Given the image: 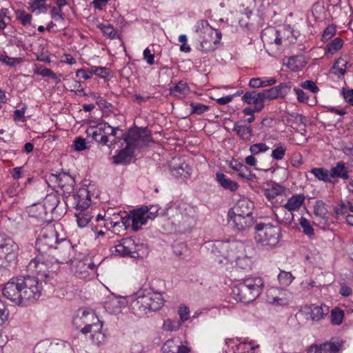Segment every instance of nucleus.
Segmentation results:
<instances>
[{
    "label": "nucleus",
    "instance_id": "obj_1",
    "mask_svg": "<svg viewBox=\"0 0 353 353\" xmlns=\"http://www.w3.org/2000/svg\"><path fill=\"white\" fill-rule=\"evenodd\" d=\"M35 246L39 254L36 259L30 262V267H37L38 261H41L42 263H59L68 258L67 255L69 248L67 247L66 250L63 248L57 240V233L52 230H42L36 241Z\"/></svg>",
    "mask_w": 353,
    "mask_h": 353
},
{
    "label": "nucleus",
    "instance_id": "obj_2",
    "mask_svg": "<svg viewBox=\"0 0 353 353\" xmlns=\"http://www.w3.org/2000/svg\"><path fill=\"white\" fill-rule=\"evenodd\" d=\"M163 304L164 299L160 292L149 291L132 299L130 307L134 314L141 316L150 312L159 310Z\"/></svg>",
    "mask_w": 353,
    "mask_h": 353
},
{
    "label": "nucleus",
    "instance_id": "obj_3",
    "mask_svg": "<svg viewBox=\"0 0 353 353\" xmlns=\"http://www.w3.org/2000/svg\"><path fill=\"white\" fill-rule=\"evenodd\" d=\"M254 230L256 243L267 250L274 248L282 239L281 228L278 225L258 223Z\"/></svg>",
    "mask_w": 353,
    "mask_h": 353
},
{
    "label": "nucleus",
    "instance_id": "obj_4",
    "mask_svg": "<svg viewBox=\"0 0 353 353\" xmlns=\"http://www.w3.org/2000/svg\"><path fill=\"white\" fill-rule=\"evenodd\" d=\"M195 210L192 206L185 208L178 207L170 209L167 214L172 223L179 228V231L185 232L189 231L195 223Z\"/></svg>",
    "mask_w": 353,
    "mask_h": 353
},
{
    "label": "nucleus",
    "instance_id": "obj_5",
    "mask_svg": "<svg viewBox=\"0 0 353 353\" xmlns=\"http://www.w3.org/2000/svg\"><path fill=\"white\" fill-rule=\"evenodd\" d=\"M241 247L242 244L235 240L216 241L212 247V252L216 257L215 261L219 263H224L227 261H232L237 249Z\"/></svg>",
    "mask_w": 353,
    "mask_h": 353
},
{
    "label": "nucleus",
    "instance_id": "obj_6",
    "mask_svg": "<svg viewBox=\"0 0 353 353\" xmlns=\"http://www.w3.org/2000/svg\"><path fill=\"white\" fill-rule=\"evenodd\" d=\"M21 282L20 288L22 294L23 305L27 302H33L39 299L41 296L42 286L41 283L35 276H19Z\"/></svg>",
    "mask_w": 353,
    "mask_h": 353
},
{
    "label": "nucleus",
    "instance_id": "obj_7",
    "mask_svg": "<svg viewBox=\"0 0 353 353\" xmlns=\"http://www.w3.org/2000/svg\"><path fill=\"white\" fill-rule=\"evenodd\" d=\"M115 252L121 256L141 258L146 249L143 243H137L132 237L122 239L115 247Z\"/></svg>",
    "mask_w": 353,
    "mask_h": 353
},
{
    "label": "nucleus",
    "instance_id": "obj_8",
    "mask_svg": "<svg viewBox=\"0 0 353 353\" xmlns=\"http://www.w3.org/2000/svg\"><path fill=\"white\" fill-rule=\"evenodd\" d=\"M50 186L49 183H56L58 187L63 192V197L68 198L74 190L76 181L74 177L65 172H58L57 174L51 173L49 176L48 181H46Z\"/></svg>",
    "mask_w": 353,
    "mask_h": 353
},
{
    "label": "nucleus",
    "instance_id": "obj_9",
    "mask_svg": "<svg viewBox=\"0 0 353 353\" xmlns=\"http://www.w3.org/2000/svg\"><path fill=\"white\" fill-rule=\"evenodd\" d=\"M122 138L128 144H130L134 150L148 147L149 143L154 142L150 130L146 128L139 131H130L128 134H123Z\"/></svg>",
    "mask_w": 353,
    "mask_h": 353
},
{
    "label": "nucleus",
    "instance_id": "obj_10",
    "mask_svg": "<svg viewBox=\"0 0 353 353\" xmlns=\"http://www.w3.org/2000/svg\"><path fill=\"white\" fill-rule=\"evenodd\" d=\"M20 283L19 276L11 279L3 288L2 294L5 298L14 304L22 306L23 303Z\"/></svg>",
    "mask_w": 353,
    "mask_h": 353
},
{
    "label": "nucleus",
    "instance_id": "obj_11",
    "mask_svg": "<svg viewBox=\"0 0 353 353\" xmlns=\"http://www.w3.org/2000/svg\"><path fill=\"white\" fill-rule=\"evenodd\" d=\"M147 206L144 205L137 210H132L130 214L122 218L123 223L126 227L131 223L132 229L138 231L141 225H145L148 219L147 217Z\"/></svg>",
    "mask_w": 353,
    "mask_h": 353
},
{
    "label": "nucleus",
    "instance_id": "obj_12",
    "mask_svg": "<svg viewBox=\"0 0 353 353\" xmlns=\"http://www.w3.org/2000/svg\"><path fill=\"white\" fill-rule=\"evenodd\" d=\"M71 345L69 343L60 341L57 343L43 341L37 343L34 348V353H71Z\"/></svg>",
    "mask_w": 353,
    "mask_h": 353
},
{
    "label": "nucleus",
    "instance_id": "obj_13",
    "mask_svg": "<svg viewBox=\"0 0 353 353\" xmlns=\"http://www.w3.org/2000/svg\"><path fill=\"white\" fill-rule=\"evenodd\" d=\"M18 245L12 238L0 234V257L13 262L17 256Z\"/></svg>",
    "mask_w": 353,
    "mask_h": 353
},
{
    "label": "nucleus",
    "instance_id": "obj_14",
    "mask_svg": "<svg viewBox=\"0 0 353 353\" xmlns=\"http://www.w3.org/2000/svg\"><path fill=\"white\" fill-rule=\"evenodd\" d=\"M93 320H97V316L94 312L80 309L73 319V325L77 329L81 328V332L86 334Z\"/></svg>",
    "mask_w": 353,
    "mask_h": 353
},
{
    "label": "nucleus",
    "instance_id": "obj_15",
    "mask_svg": "<svg viewBox=\"0 0 353 353\" xmlns=\"http://www.w3.org/2000/svg\"><path fill=\"white\" fill-rule=\"evenodd\" d=\"M107 123L101 122L98 123L96 126H91L87 130L86 132L88 136H91L92 138L99 143L106 145L109 141V139L107 137Z\"/></svg>",
    "mask_w": 353,
    "mask_h": 353
},
{
    "label": "nucleus",
    "instance_id": "obj_16",
    "mask_svg": "<svg viewBox=\"0 0 353 353\" xmlns=\"http://www.w3.org/2000/svg\"><path fill=\"white\" fill-rule=\"evenodd\" d=\"M228 224L238 231L245 230L254 223L253 216H239L228 214Z\"/></svg>",
    "mask_w": 353,
    "mask_h": 353
},
{
    "label": "nucleus",
    "instance_id": "obj_17",
    "mask_svg": "<svg viewBox=\"0 0 353 353\" xmlns=\"http://www.w3.org/2000/svg\"><path fill=\"white\" fill-rule=\"evenodd\" d=\"M239 283L232 288V294L234 299L240 302L248 303L253 301L257 297L254 296L247 287L239 280Z\"/></svg>",
    "mask_w": 353,
    "mask_h": 353
},
{
    "label": "nucleus",
    "instance_id": "obj_18",
    "mask_svg": "<svg viewBox=\"0 0 353 353\" xmlns=\"http://www.w3.org/2000/svg\"><path fill=\"white\" fill-rule=\"evenodd\" d=\"M292 88L290 81L281 83L270 89L263 90L266 100H272L277 98H283L288 94Z\"/></svg>",
    "mask_w": 353,
    "mask_h": 353
},
{
    "label": "nucleus",
    "instance_id": "obj_19",
    "mask_svg": "<svg viewBox=\"0 0 353 353\" xmlns=\"http://www.w3.org/2000/svg\"><path fill=\"white\" fill-rule=\"evenodd\" d=\"M253 204L245 199L239 200L236 205L229 210V214H234L239 216H253L252 215Z\"/></svg>",
    "mask_w": 353,
    "mask_h": 353
},
{
    "label": "nucleus",
    "instance_id": "obj_20",
    "mask_svg": "<svg viewBox=\"0 0 353 353\" xmlns=\"http://www.w3.org/2000/svg\"><path fill=\"white\" fill-rule=\"evenodd\" d=\"M330 172L332 183L338 182V179H341L344 181L350 179L349 168L343 161L337 162L331 168Z\"/></svg>",
    "mask_w": 353,
    "mask_h": 353
},
{
    "label": "nucleus",
    "instance_id": "obj_21",
    "mask_svg": "<svg viewBox=\"0 0 353 353\" xmlns=\"http://www.w3.org/2000/svg\"><path fill=\"white\" fill-rule=\"evenodd\" d=\"M304 311L307 315L310 316L311 320L319 321L328 314L329 308L326 305H317L315 304L305 305Z\"/></svg>",
    "mask_w": 353,
    "mask_h": 353
},
{
    "label": "nucleus",
    "instance_id": "obj_22",
    "mask_svg": "<svg viewBox=\"0 0 353 353\" xmlns=\"http://www.w3.org/2000/svg\"><path fill=\"white\" fill-rule=\"evenodd\" d=\"M102 322L97 318V320H93L90 327H88V333H91V339L97 345H101L105 341V335L102 331Z\"/></svg>",
    "mask_w": 353,
    "mask_h": 353
},
{
    "label": "nucleus",
    "instance_id": "obj_23",
    "mask_svg": "<svg viewBox=\"0 0 353 353\" xmlns=\"http://www.w3.org/2000/svg\"><path fill=\"white\" fill-rule=\"evenodd\" d=\"M261 38L263 42L266 45L274 43L277 46H279L282 43L280 32L272 27L263 30L261 33Z\"/></svg>",
    "mask_w": 353,
    "mask_h": 353
},
{
    "label": "nucleus",
    "instance_id": "obj_24",
    "mask_svg": "<svg viewBox=\"0 0 353 353\" xmlns=\"http://www.w3.org/2000/svg\"><path fill=\"white\" fill-rule=\"evenodd\" d=\"M240 280L254 296L258 297L261 294L264 282L261 277H247Z\"/></svg>",
    "mask_w": 353,
    "mask_h": 353
},
{
    "label": "nucleus",
    "instance_id": "obj_25",
    "mask_svg": "<svg viewBox=\"0 0 353 353\" xmlns=\"http://www.w3.org/2000/svg\"><path fill=\"white\" fill-rule=\"evenodd\" d=\"M125 147L118 151L117 154L112 157V161L114 164H126L129 163L131 158L134 155V150L130 144L125 142Z\"/></svg>",
    "mask_w": 353,
    "mask_h": 353
},
{
    "label": "nucleus",
    "instance_id": "obj_26",
    "mask_svg": "<svg viewBox=\"0 0 353 353\" xmlns=\"http://www.w3.org/2000/svg\"><path fill=\"white\" fill-rule=\"evenodd\" d=\"M339 345L334 342H325L319 345H314L309 347L307 353H337Z\"/></svg>",
    "mask_w": 353,
    "mask_h": 353
},
{
    "label": "nucleus",
    "instance_id": "obj_27",
    "mask_svg": "<svg viewBox=\"0 0 353 353\" xmlns=\"http://www.w3.org/2000/svg\"><path fill=\"white\" fill-rule=\"evenodd\" d=\"M242 100L249 105H261V106L266 99L263 90L262 92L252 90L246 92L242 97Z\"/></svg>",
    "mask_w": 353,
    "mask_h": 353
},
{
    "label": "nucleus",
    "instance_id": "obj_28",
    "mask_svg": "<svg viewBox=\"0 0 353 353\" xmlns=\"http://www.w3.org/2000/svg\"><path fill=\"white\" fill-rule=\"evenodd\" d=\"M232 131L235 132L240 139L249 141L253 136L252 128L250 125H240L236 122L234 125Z\"/></svg>",
    "mask_w": 353,
    "mask_h": 353
},
{
    "label": "nucleus",
    "instance_id": "obj_29",
    "mask_svg": "<svg viewBox=\"0 0 353 353\" xmlns=\"http://www.w3.org/2000/svg\"><path fill=\"white\" fill-rule=\"evenodd\" d=\"M59 203L60 199L59 194L57 192H54L46 195L43 200V206L46 213H52L55 211Z\"/></svg>",
    "mask_w": 353,
    "mask_h": 353
},
{
    "label": "nucleus",
    "instance_id": "obj_30",
    "mask_svg": "<svg viewBox=\"0 0 353 353\" xmlns=\"http://www.w3.org/2000/svg\"><path fill=\"white\" fill-rule=\"evenodd\" d=\"M172 174L176 177H179L185 174L190 173L191 168L185 162H176V159H173L170 165Z\"/></svg>",
    "mask_w": 353,
    "mask_h": 353
},
{
    "label": "nucleus",
    "instance_id": "obj_31",
    "mask_svg": "<svg viewBox=\"0 0 353 353\" xmlns=\"http://www.w3.org/2000/svg\"><path fill=\"white\" fill-rule=\"evenodd\" d=\"M83 192L85 193V195H84L82 192L81 194H74L72 195V204L74 205L77 210H80L81 212H84V210H86L90 204V199L88 198L86 190H83Z\"/></svg>",
    "mask_w": 353,
    "mask_h": 353
},
{
    "label": "nucleus",
    "instance_id": "obj_32",
    "mask_svg": "<svg viewBox=\"0 0 353 353\" xmlns=\"http://www.w3.org/2000/svg\"><path fill=\"white\" fill-rule=\"evenodd\" d=\"M216 179L221 186L225 190H228L233 192L237 190L239 187L236 182L227 178L223 173H216Z\"/></svg>",
    "mask_w": 353,
    "mask_h": 353
},
{
    "label": "nucleus",
    "instance_id": "obj_33",
    "mask_svg": "<svg viewBox=\"0 0 353 353\" xmlns=\"http://www.w3.org/2000/svg\"><path fill=\"white\" fill-rule=\"evenodd\" d=\"M305 200V196L302 194L294 195L288 199L287 203L285 204L284 208L288 211H295L300 208Z\"/></svg>",
    "mask_w": 353,
    "mask_h": 353
},
{
    "label": "nucleus",
    "instance_id": "obj_34",
    "mask_svg": "<svg viewBox=\"0 0 353 353\" xmlns=\"http://www.w3.org/2000/svg\"><path fill=\"white\" fill-rule=\"evenodd\" d=\"M311 173L319 181L325 183H332L330 172L324 168H315L311 170Z\"/></svg>",
    "mask_w": 353,
    "mask_h": 353
},
{
    "label": "nucleus",
    "instance_id": "obj_35",
    "mask_svg": "<svg viewBox=\"0 0 353 353\" xmlns=\"http://www.w3.org/2000/svg\"><path fill=\"white\" fill-rule=\"evenodd\" d=\"M302 56H292L288 59L287 63L285 65L292 71L296 72L301 70L303 65L301 62Z\"/></svg>",
    "mask_w": 353,
    "mask_h": 353
},
{
    "label": "nucleus",
    "instance_id": "obj_36",
    "mask_svg": "<svg viewBox=\"0 0 353 353\" xmlns=\"http://www.w3.org/2000/svg\"><path fill=\"white\" fill-rule=\"evenodd\" d=\"M170 90L172 95L179 97L185 94L189 90V87L186 82L180 81L177 84L170 88Z\"/></svg>",
    "mask_w": 353,
    "mask_h": 353
},
{
    "label": "nucleus",
    "instance_id": "obj_37",
    "mask_svg": "<svg viewBox=\"0 0 353 353\" xmlns=\"http://www.w3.org/2000/svg\"><path fill=\"white\" fill-rule=\"evenodd\" d=\"M214 29L210 26L206 20H201L197 22L196 32L201 37L205 34H211Z\"/></svg>",
    "mask_w": 353,
    "mask_h": 353
},
{
    "label": "nucleus",
    "instance_id": "obj_38",
    "mask_svg": "<svg viewBox=\"0 0 353 353\" xmlns=\"http://www.w3.org/2000/svg\"><path fill=\"white\" fill-rule=\"evenodd\" d=\"M314 214L321 219H325L327 218V210L326 204L321 200L316 202L314 206Z\"/></svg>",
    "mask_w": 353,
    "mask_h": 353
},
{
    "label": "nucleus",
    "instance_id": "obj_39",
    "mask_svg": "<svg viewBox=\"0 0 353 353\" xmlns=\"http://www.w3.org/2000/svg\"><path fill=\"white\" fill-rule=\"evenodd\" d=\"M283 192L284 188L282 185L274 183L270 188L266 190L265 195L269 200H271L281 194Z\"/></svg>",
    "mask_w": 353,
    "mask_h": 353
},
{
    "label": "nucleus",
    "instance_id": "obj_40",
    "mask_svg": "<svg viewBox=\"0 0 353 353\" xmlns=\"http://www.w3.org/2000/svg\"><path fill=\"white\" fill-rule=\"evenodd\" d=\"M343 45V41L340 37H336L329 43L325 47V52L334 54L340 50Z\"/></svg>",
    "mask_w": 353,
    "mask_h": 353
},
{
    "label": "nucleus",
    "instance_id": "obj_41",
    "mask_svg": "<svg viewBox=\"0 0 353 353\" xmlns=\"http://www.w3.org/2000/svg\"><path fill=\"white\" fill-rule=\"evenodd\" d=\"M98 28L101 30L103 35L106 36L110 39H114L119 37L118 32L114 30L112 26L99 24Z\"/></svg>",
    "mask_w": 353,
    "mask_h": 353
},
{
    "label": "nucleus",
    "instance_id": "obj_42",
    "mask_svg": "<svg viewBox=\"0 0 353 353\" xmlns=\"http://www.w3.org/2000/svg\"><path fill=\"white\" fill-rule=\"evenodd\" d=\"M344 312L339 307H335L331 311L330 322L333 325H339L342 323Z\"/></svg>",
    "mask_w": 353,
    "mask_h": 353
},
{
    "label": "nucleus",
    "instance_id": "obj_43",
    "mask_svg": "<svg viewBox=\"0 0 353 353\" xmlns=\"http://www.w3.org/2000/svg\"><path fill=\"white\" fill-rule=\"evenodd\" d=\"M233 260H235L236 265L239 268L247 270L251 268L252 261L250 257L246 256H237L236 254Z\"/></svg>",
    "mask_w": 353,
    "mask_h": 353
},
{
    "label": "nucleus",
    "instance_id": "obj_44",
    "mask_svg": "<svg viewBox=\"0 0 353 353\" xmlns=\"http://www.w3.org/2000/svg\"><path fill=\"white\" fill-rule=\"evenodd\" d=\"M34 73L39 74L42 77H49L56 81L57 83L60 82V79H58L56 74L53 72L50 69L46 68L43 66L37 67Z\"/></svg>",
    "mask_w": 353,
    "mask_h": 353
},
{
    "label": "nucleus",
    "instance_id": "obj_45",
    "mask_svg": "<svg viewBox=\"0 0 353 353\" xmlns=\"http://www.w3.org/2000/svg\"><path fill=\"white\" fill-rule=\"evenodd\" d=\"M77 222L79 228L85 227L91 221L92 216L88 212H80L76 214Z\"/></svg>",
    "mask_w": 353,
    "mask_h": 353
},
{
    "label": "nucleus",
    "instance_id": "obj_46",
    "mask_svg": "<svg viewBox=\"0 0 353 353\" xmlns=\"http://www.w3.org/2000/svg\"><path fill=\"white\" fill-rule=\"evenodd\" d=\"M347 61L342 58L338 59L332 66L333 73L343 75L345 73Z\"/></svg>",
    "mask_w": 353,
    "mask_h": 353
},
{
    "label": "nucleus",
    "instance_id": "obj_47",
    "mask_svg": "<svg viewBox=\"0 0 353 353\" xmlns=\"http://www.w3.org/2000/svg\"><path fill=\"white\" fill-rule=\"evenodd\" d=\"M190 114H202L210 110V106L199 103L191 102Z\"/></svg>",
    "mask_w": 353,
    "mask_h": 353
},
{
    "label": "nucleus",
    "instance_id": "obj_48",
    "mask_svg": "<svg viewBox=\"0 0 353 353\" xmlns=\"http://www.w3.org/2000/svg\"><path fill=\"white\" fill-rule=\"evenodd\" d=\"M238 166V174L240 177L250 181H252L255 178V174H252L250 170L246 165H243Z\"/></svg>",
    "mask_w": 353,
    "mask_h": 353
},
{
    "label": "nucleus",
    "instance_id": "obj_49",
    "mask_svg": "<svg viewBox=\"0 0 353 353\" xmlns=\"http://www.w3.org/2000/svg\"><path fill=\"white\" fill-rule=\"evenodd\" d=\"M294 276L290 272L281 271L278 275L279 283L283 285H289L293 281Z\"/></svg>",
    "mask_w": 353,
    "mask_h": 353
},
{
    "label": "nucleus",
    "instance_id": "obj_50",
    "mask_svg": "<svg viewBox=\"0 0 353 353\" xmlns=\"http://www.w3.org/2000/svg\"><path fill=\"white\" fill-rule=\"evenodd\" d=\"M300 225L303 230V232L305 235H307L309 236H312L314 234V229L310 225V221L305 217H301L300 219Z\"/></svg>",
    "mask_w": 353,
    "mask_h": 353
},
{
    "label": "nucleus",
    "instance_id": "obj_51",
    "mask_svg": "<svg viewBox=\"0 0 353 353\" xmlns=\"http://www.w3.org/2000/svg\"><path fill=\"white\" fill-rule=\"evenodd\" d=\"M177 344L173 339H168L162 346L163 353H176Z\"/></svg>",
    "mask_w": 353,
    "mask_h": 353
},
{
    "label": "nucleus",
    "instance_id": "obj_52",
    "mask_svg": "<svg viewBox=\"0 0 353 353\" xmlns=\"http://www.w3.org/2000/svg\"><path fill=\"white\" fill-rule=\"evenodd\" d=\"M17 18L19 20L23 26L30 24L32 20V16L26 13L23 10H18L16 12Z\"/></svg>",
    "mask_w": 353,
    "mask_h": 353
},
{
    "label": "nucleus",
    "instance_id": "obj_53",
    "mask_svg": "<svg viewBox=\"0 0 353 353\" xmlns=\"http://www.w3.org/2000/svg\"><path fill=\"white\" fill-rule=\"evenodd\" d=\"M268 149V146H267L265 143H259L251 145L250 147V152L252 155H256L260 152H266Z\"/></svg>",
    "mask_w": 353,
    "mask_h": 353
},
{
    "label": "nucleus",
    "instance_id": "obj_54",
    "mask_svg": "<svg viewBox=\"0 0 353 353\" xmlns=\"http://www.w3.org/2000/svg\"><path fill=\"white\" fill-rule=\"evenodd\" d=\"M9 314L10 312L6 303L0 299V323L1 325L8 321Z\"/></svg>",
    "mask_w": 353,
    "mask_h": 353
},
{
    "label": "nucleus",
    "instance_id": "obj_55",
    "mask_svg": "<svg viewBox=\"0 0 353 353\" xmlns=\"http://www.w3.org/2000/svg\"><path fill=\"white\" fill-rule=\"evenodd\" d=\"M285 154V148L281 144H279L276 148L272 150L271 157L276 160H281Z\"/></svg>",
    "mask_w": 353,
    "mask_h": 353
},
{
    "label": "nucleus",
    "instance_id": "obj_56",
    "mask_svg": "<svg viewBox=\"0 0 353 353\" xmlns=\"http://www.w3.org/2000/svg\"><path fill=\"white\" fill-rule=\"evenodd\" d=\"M94 74L101 78H105L109 74L108 69L105 67H97L92 65L90 67Z\"/></svg>",
    "mask_w": 353,
    "mask_h": 353
},
{
    "label": "nucleus",
    "instance_id": "obj_57",
    "mask_svg": "<svg viewBox=\"0 0 353 353\" xmlns=\"http://www.w3.org/2000/svg\"><path fill=\"white\" fill-rule=\"evenodd\" d=\"M43 2H45V0H29V9L32 12H34L36 10H39L41 12L42 6H44Z\"/></svg>",
    "mask_w": 353,
    "mask_h": 353
},
{
    "label": "nucleus",
    "instance_id": "obj_58",
    "mask_svg": "<svg viewBox=\"0 0 353 353\" xmlns=\"http://www.w3.org/2000/svg\"><path fill=\"white\" fill-rule=\"evenodd\" d=\"M147 217L148 219L152 220L157 216L160 208L158 205H151L150 206H147Z\"/></svg>",
    "mask_w": 353,
    "mask_h": 353
},
{
    "label": "nucleus",
    "instance_id": "obj_59",
    "mask_svg": "<svg viewBox=\"0 0 353 353\" xmlns=\"http://www.w3.org/2000/svg\"><path fill=\"white\" fill-rule=\"evenodd\" d=\"M300 85L304 89L309 90L312 93H316L319 90L314 82L311 80H307L304 82H302Z\"/></svg>",
    "mask_w": 353,
    "mask_h": 353
},
{
    "label": "nucleus",
    "instance_id": "obj_60",
    "mask_svg": "<svg viewBox=\"0 0 353 353\" xmlns=\"http://www.w3.org/2000/svg\"><path fill=\"white\" fill-rule=\"evenodd\" d=\"M336 33L335 27L333 26H328L323 31L322 39L327 41L331 39Z\"/></svg>",
    "mask_w": 353,
    "mask_h": 353
},
{
    "label": "nucleus",
    "instance_id": "obj_61",
    "mask_svg": "<svg viewBox=\"0 0 353 353\" xmlns=\"http://www.w3.org/2000/svg\"><path fill=\"white\" fill-rule=\"evenodd\" d=\"M348 208H350L349 202L342 203L334 208V212L337 215H344L348 212Z\"/></svg>",
    "mask_w": 353,
    "mask_h": 353
},
{
    "label": "nucleus",
    "instance_id": "obj_62",
    "mask_svg": "<svg viewBox=\"0 0 353 353\" xmlns=\"http://www.w3.org/2000/svg\"><path fill=\"white\" fill-rule=\"evenodd\" d=\"M93 74L94 72H92L90 67L88 70L81 68L77 70L76 72L77 77H81L85 80L90 79Z\"/></svg>",
    "mask_w": 353,
    "mask_h": 353
},
{
    "label": "nucleus",
    "instance_id": "obj_63",
    "mask_svg": "<svg viewBox=\"0 0 353 353\" xmlns=\"http://www.w3.org/2000/svg\"><path fill=\"white\" fill-rule=\"evenodd\" d=\"M73 146L77 151H82L86 148V143L84 139L77 137L73 142Z\"/></svg>",
    "mask_w": 353,
    "mask_h": 353
},
{
    "label": "nucleus",
    "instance_id": "obj_64",
    "mask_svg": "<svg viewBox=\"0 0 353 353\" xmlns=\"http://www.w3.org/2000/svg\"><path fill=\"white\" fill-rule=\"evenodd\" d=\"M179 327V323H174L170 319L164 321L163 324V329L165 331L176 330Z\"/></svg>",
    "mask_w": 353,
    "mask_h": 353
}]
</instances>
